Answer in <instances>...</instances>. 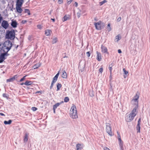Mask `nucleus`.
<instances>
[{
    "instance_id": "obj_17",
    "label": "nucleus",
    "mask_w": 150,
    "mask_h": 150,
    "mask_svg": "<svg viewBox=\"0 0 150 150\" xmlns=\"http://www.w3.org/2000/svg\"><path fill=\"white\" fill-rule=\"evenodd\" d=\"M137 108H138V107H136V106H135L131 113L132 114H133V115L136 116L137 113Z\"/></svg>"
},
{
    "instance_id": "obj_45",
    "label": "nucleus",
    "mask_w": 150,
    "mask_h": 150,
    "mask_svg": "<svg viewBox=\"0 0 150 150\" xmlns=\"http://www.w3.org/2000/svg\"><path fill=\"white\" fill-rule=\"evenodd\" d=\"M37 27L39 29H41L42 28V26L40 25H38L37 26Z\"/></svg>"
},
{
    "instance_id": "obj_4",
    "label": "nucleus",
    "mask_w": 150,
    "mask_h": 150,
    "mask_svg": "<svg viewBox=\"0 0 150 150\" xmlns=\"http://www.w3.org/2000/svg\"><path fill=\"white\" fill-rule=\"evenodd\" d=\"M139 97V95L136 94L131 101V103L135 105V106H136V107H138V99Z\"/></svg>"
},
{
    "instance_id": "obj_20",
    "label": "nucleus",
    "mask_w": 150,
    "mask_h": 150,
    "mask_svg": "<svg viewBox=\"0 0 150 150\" xmlns=\"http://www.w3.org/2000/svg\"><path fill=\"white\" fill-rule=\"evenodd\" d=\"M62 77L64 78H66L67 77V73L65 71H64L62 74Z\"/></svg>"
},
{
    "instance_id": "obj_64",
    "label": "nucleus",
    "mask_w": 150,
    "mask_h": 150,
    "mask_svg": "<svg viewBox=\"0 0 150 150\" xmlns=\"http://www.w3.org/2000/svg\"><path fill=\"white\" fill-rule=\"evenodd\" d=\"M3 62L0 59V63H2Z\"/></svg>"
},
{
    "instance_id": "obj_31",
    "label": "nucleus",
    "mask_w": 150,
    "mask_h": 150,
    "mask_svg": "<svg viewBox=\"0 0 150 150\" xmlns=\"http://www.w3.org/2000/svg\"><path fill=\"white\" fill-rule=\"evenodd\" d=\"M123 142L120 143H119V146L120 148V150H123Z\"/></svg>"
},
{
    "instance_id": "obj_43",
    "label": "nucleus",
    "mask_w": 150,
    "mask_h": 150,
    "mask_svg": "<svg viewBox=\"0 0 150 150\" xmlns=\"http://www.w3.org/2000/svg\"><path fill=\"white\" fill-rule=\"evenodd\" d=\"M63 2V0H58V3L59 4H61Z\"/></svg>"
},
{
    "instance_id": "obj_60",
    "label": "nucleus",
    "mask_w": 150,
    "mask_h": 150,
    "mask_svg": "<svg viewBox=\"0 0 150 150\" xmlns=\"http://www.w3.org/2000/svg\"><path fill=\"white\" fill-rule=\"evenodd\" d=\"M51 20H52L53 22L55 21V19L54 18H51Z\"/></svg>"
},
{
    "instance_id": "obj_56",
    "label": "nucleus",
    "mask_w": 150,
    "mask_h": 150,
    "mask_svg": "<svg viewBox=\"0 0 150 150\" xmlns=\"http://www.w3.org/2000/svg\"><path fill=\"white\" fill-rule=\"evenodd\" d=\"M0 115L1 116H5V115L3 113H1V112L0 113Z\"/></svg>"
},
{
    "instance_id": "obj_48",
    "label": "nucleus",
    "mask_w": 150,
    "mask_h": 150,
    "mask_svg": "<svg viewBox=\"0 0 150 150\" xmlns=\"http://www.w3.org/2000/svg\"><path fill=\"white\" fill-rule=\"evenodd\" d=\"M118 139L119 143H120L123 142L121 140V138H118Z\"/></svg>"
},
{
    "instance_id": "obj_14",
    "label": "nucleus",
    "mask_w": 150,
    "mask_h": 150,
    "mask_svg": "<svg viewBox=\"0 0 150 150\" xmlns=\"http://www.w3.org/2000/svg\"><path fill=\"white\" fill-rule=\"evenodd\" d=\"M22 6H16V9L17 11L19 13H21L22 12L23 10L21 8Z\"/></svg>"
},
{
    "instance_id": "obj_1",
    "label": "nucleus",
    "mask_w": 150,
    "mask_h": 150,
    "mask_svg": "<svg viewBox=\"0 0 150 150\" xmlns=\"http://www.w3.org/2000/svg\"><path fill=\"white\" fill-rule=\"evenodd\" d=\"M12 46V44L11 41L7 40L4 43L1 49L4 52H8Z\"/></svg>"
},
{
    "instance_id": "obj_21",
    "label": "nucleus",
    "mask_w": 150,
    "mask_h": 150,
    "mask_svg": "<svg viewBox=\"0 0 150 150\" xmlns=\"http://www.w3.org/2000/svg\"><path fill=\"white\" fill-rule=\"evenodd\" d=\"M33 83L32 81H30L27 80L25 82V85H30Z\"/></svg>"
},
{
    "instance_id": "obj_28",
    "label": "nucleus",
    "mask_w": 150,
    "mask_h": 150,
    "mask_svg": "<svg viewBox=\"0 0 150 150\" xmlns=\"http://www.w3.org/2000/svg\"><path fill=\"white\" fill-rule=\"evenodd\" d=\"M25 13H27L28 14V15H30V11L29 9H25L24 10V11Z\"/></svg>"
},
{
    "instance_id": "obj_11",
    "label": "nucleus",
    "mask_w": 150,
    "mask_h": 150,
    "mask_svg": "<svg viewBox=\"0 0 150 150\" xmlns=\"http://www.w3.org/2000/svg\"><path fill=\"white\" fill-rule=\"evenodd\" d=\"M17 25L18 23L16 20H14L13 19L12 20L11 25L13 28H16L17 27Z\"/></svg>"
},
{
    "instance_id": "obj_50",
    "label": "nucleus",
    "mask_w": 150,
    "mask_h": 150,
    "mask_svg": "<svg viewBox=\"0 0 150 150\" xmlns=\"http://www.w3.org/2000/svg\"><path fill=\"white\" fill-rule=\"evenodd\" d=\"M27 22V21L25 20H23L22 21V23L23 24H24Z\"/></svg>"
},
{
    "instance_id": "obj_54",
    "label": "nucleus",
    "mask_w": 150,
    "mask_h": 150,
    "mask_svg": "<svg viewBox=\"0 0 150 150\" xmlns=\"http://www.w3.org/2000/svg\"><path fill=\"white\" fill-rule=\"evenodd\" d=\"M74 5L76 7H77L78 6V3L76 2H75L74 3Z\"/></svg>"
},
{
    "instance_id": "obj_26",
    "label": "nucleus",
    "mask_w": 150,
    "mask_h": 150,
    "mask_svg": "<svg viewBox=\"0 0 150 150\" xmlns=\"http://www.w3.org/2000/svg\"><path fill=\"white\" fill-rule=\"evenodd\" d=\"M12 120H9L8 121H5L4 122V123L5 125H9L11 123Z\"/></svg>"
},
{
    "instance_id": "obj_57",
    "label": "nucleus",
    "mask_w": 150,
    "mask_h": 150,
    "mask_svg": "<svg viewBox=\"0 0 150 150\" xmlns=\"http://www.w3.org/2000/svg\"><path fill=\"white\" fill-rule=\"evenodd\" d=\"M117 133H118V138H121V137H120V135L118 134V132H117Z\"/></svg>"
},
{
    "instance_id": "obj_46",
    "label": "nucleus",
    "mask_w": 150,
    "mask_h": 150,
    "mask_svg": "<svg viewBox=\"0 0 150 150\" xmlns=\"http://www.w3.org/2000/svg\"><path fill=\"white\" fill-rule=\"evenodd\" d=\"M121 20V18L120 17H119L117 19V22H119Z\"/></svg>"
},
{
    "instance_id": "obj_59",
    "label": "nucleus",
    "mask_w": 150,
    "mask_h": 150,
    "mask_svg": "<svg viewBox=\"0 0 150 150\" xmlns=\"http://www.w3.org/2000/svg\"><path fill=\"white\" fill-rule=\"evenodd\" d=\"M107 27H110V24L109 23L107 25Z\"/></svg>"
},
{
    "instance_id": "obj_42",
    "label": "nucleus",
    "mask_w": 150,
    "mask_h": 150,
    "mask_svg": "<svg viewBox=\"0 0 150 150\" xmlns=\"http://www.w3.org/2000/svg\"><path fill=\"white\" fill-rule=\"evenodd\" d=\"M103 69L102 68H100L99 70V72L101 73L103 71Z\"/></svg>"
},
{
    "instance_id": "obj_33",
    "label": "nucleus",
    "mask_w": 150,
    "mask_h": 150,
    "mask_svg": "<svg viewBox=\"0 0 150 150\" xmlns=\"http://www.w3.org/2000/svg\"><path fill=\"white\" fill-rule=\"evenodd\" d=\"M57 41V38L56 37L53 38V40L52 42L53 44L56 43Z\"/></svg>"
},
{
    "instance_id": "obj_58",
    "label": "nucleus",
    "mask_w": 150,
    "mask_h": 150,
    "mask_svg": "<svg viewBox=\"0 0 150 150\" xmlns=\"http://www.w3.org/2000/svg\"><path fill=\"white\" fill-rule=\"evenodd\" d=\"M113 64L112 63L111 64H109V66H111V67H112V66H113Z\"/></svg>"
},
{
    "instance_id": "obj_16",
    "label": "nucleus",
    "mask_w": 150,
    "mask_h": 150,
    "mask_svg": "<svg viewBox=\"0 0 150 150\" xmlns=\"http://www.w3.org/2000/svg\"><path fill=\"white\" fill-rule=\"evenodd\" d=\"M17 77V76L16 75H15L13 77L10 79H7L6 80L7 82H13V81Z\"/></svg>"
},
{
    "instance_id": "obj_25",
    "label": "nucleus",
    "mask_w": 150,
    "mask_h": 150,
    "mask_svg": "<svg viewBox=\"0 0 150 150\" xmlns=\"http://www.w3.org/2000/svg\"><path fill=\"white\" fill-rule=\"evenodd\" d=\"M69 17L68 16H65L62 19V21L63 22H64L67 20L69 19Z\"/></svg>"
},
{
    "instance_id": "obj_39",
    "label": "nucleus",
    "mask_w": 150,
    "mask_h": 150,
    "mask_svg": "<svg viewBox=\"0 0 150 150\" xmlns=\"http://www.w3.org/2000/svg\"><path fill=\"white\" fill-rule=\"evenodd\" d=\"M18 45H12V47H14L16 49H17V48L18 47Z\"/></svg>"
},
{
    "instance_id": "obj_3",
    "label": "nucleus",
    "mask_w": 150,
    "mask_h": 150,
    "mask_svg": "<svg viewBox=\"0 0 150 150\" xmlns=\"http://www.w3.org/2000/svg\"><path fill=\"white\" fill-rule=\"evenodd\" d=\"M15 32L14 30H8L6 31V38L13 40L15 37Z\"/></svg>"
},
{
    "instance_id": "obj_47",
    "label": "nucleus",
    "mask_w": 150,
    "mask_h": 150,
    "mask_svg": "<svg viewBox=\"0 0 150 150\" xmlns=\"http://www.w3.org/2000/svg\"><path fill=\"white\" fill-rule=\"evenodd\" d=\"M107 29L108 32H110L111 30V28L110 27H107Z\"/></svg>"
},
{
    "instance_id": "obj_24",
    "label": "nucleus",
    "mask_w": 150,
    "mask_h": 150,
    "mask_svg": "<svg viewBox=\"0 0 150 150\" xmlns=\"http://www.w3.org/2000/svg\"><path fill=\"white\" fill-rule=\"evenodd\" d=\"M62 87V85L60 83H58L57 85V91H58Z\"/></svg>"
},
{
    "instance_id": "obj_52",
    "label": "nucleus",
    "mask_w": 150,
    "mask_h": 150,
    "mask_svg": "<svg viewBox=\"0 0 150 150\" xmlns=\"http://www.w3.org/2000/svg\"><path fill=\"white\" fill-rule=\"evenodd\" d=\"M2 17L1 16V15L0 14V23H1L2 20Z\"/></svg>"
},
{
    "instance_id": "obj_10",
    "label": "nucleus",
    "mask_w": 150,
    "mask_h": 150,
    "mask_svg": "<svg viewBox=\"0 0 150 150\" xmlns=\"http://www.w3.org/2000/svg\"><path fill=\"white\" fill-rule=\"evenodd\" d=\"M1 26L4 29H6L9 26V24L7 21L4 20L1 23Z\"/></svg>"
},
{
    "instance_id": "obj_32",
    "label": "nucleus",
    "mask_w": 150,
    "mask_h": 150,
    "mask_svg": "<svg viewBox=\"0 0 150 150\" xmlns=\"http://www.w3.org/2000/svg\"><path fill=\"white\" fill-rule=\"evenodd\" d=\"M107 2L106 0H104L103 1L99 2V4L100 6H101L104 3H106Z\"/></svg>"
},
{
    "instance_id": "obj_13",
    "label": "nucleus",
    "mask_w": 150,
    "mask_h": 150,
    "mask_svg": "<svg viewBox=\"0 0 150 150\" xmlns=\"http://www.w3.org/2000/svg\"><path fill=\"white\" fill-rule=\"evenodd\" d=\"M24 0H16V6H22Z\"/></svg>"
},
{
    "instance_id": "obj_22",
    "label": "nucleus",
    "mask_w": 150,
    "mask_h": 150,
    "mask_svg": "<svg viewBox=\"0 0 150 150\" xmlns=\"http://www.w3.org/2000/svg\"><path fill=\"white\" fill-rule=\"evenodd\" d=\"M123 71L124 72V75H123L124 77L125 78H126L127 77V74L128 73V71H127L125 68H124L123 69Z\"/></svg>"
},
{
    "instance_id": "obj_12",
    "label": "nucleus",
    "mask_w": 150,
    "mask_h": 150,
    "mask_svg": "<svg viewBox=\"0 0 150 150\" xmlns=\"http://www.w3.org/2000/svg\"><path fill=\"white\" fill-rule=\"evenodd\" d=\"M101 51L103 53H108V50L106 47L103 45L101 46Z\"/></svg>"
},
{
    "instance_id": "obj_18",
    "label": "nucleus",
    "mask_w": 150,
    "mask_h": 150,
    "mask_svg": "<svg viewBox=\"0 0 150 150\" xmlns=\"http://www.w3.org/2000/svg\"><path fill=\"white\" fill-rule=\"evenodd\" d=\"M76 150H81L83 148V147L81 146V144H78L76 145Z\"/></svg>"
},
{
    "instance_id": "obj_62",
    "label": "nucleus",
    "mask_w": 150,
    "mask_h": 150,
    "mask_svg": "<svg viewBox=\"0 0 150 150\" xmlns=\"http://www.w3.org/2000/svg\"><path fill=\"white\" fill-rule=\"evenodd\" d=\"M25 83H21L20 84L21 85H23L24 84L25 85Z\"/></svg>"
},
{
    "instance_id": "obj_27",
    "label": "nucleus",
    "mask_w": 150,
    "mask_h": 150,
    "mask_svg": "<svg viewBox=\"0 0 150 150\" xmlns=\"http://www.w3.org/2000/svg\"><path fill=\"white\" fill-rule=\"evenodd\" d=\"M61 104V103H57L54 105L53 106V108L56 109L59 106V105Z\"/></svg>"
},
{
    "instance_id": "obj_49",
    "label": "nucleus",
    "mask_w": 150,
    "mask_h": 150,
    "mask_svg": "<svg viewBox=\"0 0 150 150\" xmlns=\"http://www.w3.org/2000/svg\"><path fill=\"white\" fill-rule=\"evenodd\" d=\"M141 122V118H140L138 120V124H139V125H140Z\"/></svg>"
},
{
    "instance_id": "obj_38",
    "label": "nucleus",
    "mask_w": 150,
    "mask_h": 150,
    "mask_svg": "<svg viewBox=\"0 0 150 150\" xmlns=\"http://www.w3.org/2000/svg\"><path fill=\"white\" fill-rule=\"evenodd\" d=\"M31 109L33 111H35L36 110L38 109L36 107H32V108Z\"/></svg>"
},
{
    "instance_id": "obj_35",
    "label": "nucleus",
    "mask_w": 150,
    "mask_h": 150,
    "mask_svg": "<svg viewBox=\"0 0 150 150\" xmlns=\"http://www.w3.org/2000/svg\"><path fill=\"white\" fill-rule=\"evenodd\" d=\"M112 67H111L109 66V70H110V76H111V74H112Z\"/></svg>"
},
{
    "instance_id": "obj_6",
    "label": "nucleus",
    "mask_w": 150,
    "mask_h": 150,
    "mask_svg": "<svg viewBox=\"0 0 150 150\" xmlns=\"http://www.w3.org/2000/svg\"><path fill=\"white\" fill-rule=\"evenodd\" d=\"M94 25L96 29L98 30H101L105 26V24L102 23L100 21H98L97 23H95Z\"/></svg>"
},
{
    "instance_id": "obj_30",
    "label": "nucleus",
    "mask_w": 150,
    "mask_h": 150,
    "mask_svg": "<svg viewBox=\"0 0 150 150\" xmlns=\"http://www.w3.org/2000/svg\"><path fill=\"white\" fill-rule=\"evenodd\" d=\"M121 37H120V35H118L115 37V40H116V41L118 42L121 39Z\"/></svg>"
},
{
    "instance_id": "obj_29",
    "label": "nucleus",
    "mask_w": 150,
    "mask_h": 150,
    "mask_svg": "<svg viewBox=\"0 0 150 150\" xmlns=\"http://www.w3.org/2000/svg\"><path fill=\"white\" fill-rule=\"evenodd\" d=\"M140 125H139V124H137L136 127V129L137 130V133L140 132Z\"/></svg>"
},
{
    "instance_id": "obj_7",
    "label": "nucleus",
    "mask_w": 150,
    "mask_h": 150,
    "mask_svg": "<svg viewBox=\"0 0 150 150\" xmlns=\"http://www.w3.org/2000/svg\"><path fill=\"white\" fill-rule=\"evenodd\" d=\"M4 52V53H1L0 55V59L3 62L6 58V57L9 55L8 53V52Z\"/></svg>"
},
{
    "instance_id": "obj_9",
    "label": "nucleus",
    "mask_w": 150,
    "mask_h": 150,
    "mask_svg": "<svg viewBox=\"0 0 150 150\" xmlns=\"http://www.w3.org/2000/svg\"><path fill=\"white\" fill-rule=\"evenodd\" d=\"M135 115L132 114L131 113H130L129 115V116L127 117L126 119V121L127 122H130L132 121L134 118Z\"/></svg>"
},
{
    "instance_id": "obj_55",
    "label": "nucleus",
    "mask_w": 150,
    "mask_h": 150,
    "mask_svg": "<svg viewBox=\"0 0 150 150\" xmlns=\"http://www.w3.org/2000/svg\"><path fill=\"white\" fill-rule=\"evenodd\" d=\"M118 52L119 53H121V52H122L121 50L120 49H119L118 50Z\"/></svg>"
},
{
    "instance_id": "obj_5",
    "label": "nucleus",
    "mask_w": 150,
    "mask_h": 150,
    "mask_svg": "<svg viewBox=\"0 0 150 150\" xmlns=\"http://www.w3.org/2000/svg\"><path fill=\"white\" fill-rule=\"evenodd\" d=\"M105 124L106 132L110 136H112L113 135H114V134L112 131L110 124V123H106Z\"/></svg>"
},
{
    "instance_id": "obj_37",
    "label": "nucleus",
    "mask_w": 150,
    "mask_h": 150,
    "mask_svg": "<svg viewBox=\"0 0 150 150\" xmlns=\"http://www.w3.org/2000/svg\"><path fill=\"white\" fill-rule=\"evenodd\" d=\"M26 76H24L22 78H21L19 82H21V81H24L25 79Z\"/></svg>"
},
{
    "instance_id": "obj_15",
    "label": "nucleus",
    "mask_w": 150,
    "mask_h": 150,
    "mask_svg": "<svg viewBox=\"0 0 150 150\" xmlns=\"http://www.w3.org/2000/svg\"><path fill=\"white\" fill-rule=\"evenodd\" d=\"M96 53L97 54V59L98 61H101V54L99 52H98V51L96 52Z\"/></svg>"
},
{
    "instance_id": "obj_41",
    "label": "nucleus",
    "mask_w": 150,
    "mask_h": 150,
    "mask_svg": "<svg viewBox=\"0 0 150 150\" xmlns=\"http://www.w3.org/2000/svg\"><path fill=\"white\" fill-rule=\"evenodd\" d=\"M72 1V0H67V2L68 4H70L71 2Z\"/></svg>"
},
{
    "instance_id": "obj_19",
    "label": "nucleus",
    "mask_w": 150,
    "mask_h": 150,
    "mask_svg": "<svg viewBox=\"0 0 150 150\" xmlns=\"http://www.w3.org/2000/svg\"><path fill=\"white\" fill-rule=\"evenodd\" d=\"M52 33V31L50 30L47 29L45 30V34L47 36H49L50 35V33Z\"/></svg>"
},
{
    "instance_id": "obj_2",
    "label": "nucleus",
    "mask_w": 150,
    "mask_h": 150,
    "mask_svg": "<svg viewBox=\"0 0 150 150\" xmlns=\"http://www.w3.org/2000/svg\"><path fill=\"white\" fill-rule=\"evenodd\" d=\"M70 115V117L73 119H76L78 118L76 107L74 105H73L71 108Z\"/></svg>"
},
{
    "instance_id": "obj_36",
    "label": "nucleus",
    "mask_w": 150,
    "mask_h": 150,
    "mask_svg": "<svg viewBox=\"0 0 150 150\" xmlns=\"http://www.w3.org/2000/svg\"><path fill=\"white\" fill-rule=\"evenodd\" d=\"M3 96L4 98H6L7 99H8V96L6 93H3Z\"/></svg>"
},
{
    "instance_id": "obj_23",
    "label": "nucleus",
    "mask_w": 150,
    "mask_h": 150,
    "mask_svg": "<svg viewBox=\"0 0 150 150\" xmlns=\"http://www.w3.org/2000/svg\"><path fill=\"white\" fill-rule=\"evenodd\" d=\"M28 135L29 134L28 133H26L25 134V136L24 139V142H27V141H28Z\"/></svg>"
},
{
    "instance_id": "obj_44",
    "label": "nucleus",
    "mask_w": 150,
    "mask_h": 150,
    "mask_svg": "<svg viewBox=\"0 0 150 150\" xmlns=\"http://www.w3.org/2000/svg\"><path fill=\"white\" fill-rule=\"evenodd\" d=\"M86 54L87 56L88 57H89L90 56V53L89 52H87L86 53Z\"/></svg>"
},
{
    "instance_id": "obj_63",
    "label": "nucleus",
    "mask_w": 150,
    "mask_h": 150,
    "mask_svg": "<svg viewBox=\"0 0 150 150\" xmlns=\"http://www.w3.org/2000/svg\"><path fill=\"white\" fill-rule=\"evenodd\" d=\"M40 92L39 91H37L36 92V93H40Z\"/></svg>"
},
{
    "instance_id": "obj_53",
    "label": "nucleus",
    "mask_w": 150,
    "mask_h": 150,
    "mask_svg": "<svg viewBox=\"0 0 150 150\" xmlns=\"http://www.w3.org/2000/svg\"><path fill=\"white\" fill-rule=\"evenodd\" d=\"M104 150H110L108 148L105 147L104 149Z\"/></svg>"
},
{
    "instance_id": "obj_61",
    "label": "nucleus",
    "mask_w": 150,
    "mask_h": 150,
    "mask_svg": "<svg viewBox=\"0 0 150 150\" xmlns=\"http://www.w3.org/2000/svg\"><path fill=\"white\" fill-rule=\"evenodd\" d=\"M55 109H55L53 108L54 112V113H55Z\"/></svg>"
},
{
    "instance_id": "obj_51",
    "label": "nucleus",
    "mask_w": 150,
    "mask_h": 150,
    "mask_svg": "<svg viewBox=\"0 0 150 150\" xmlns=\"http://www.w3.org/2000/svg\"><path fill=\"white\" fill-rule=\"evenodd\" d=\"M80 16L81 14L80 13H77V16L79 18L80 17Z\"/></svg>"
},
{
    "instance_id": "obj_34",
    "label": "nucleus",
    "mask_w": 150,
    "mask_h": 150,
    "mask_svg": "<svg viewBox=\"0 0 150 150\" xmlns=\"http://www.w3.org/2000/svg\"><path fill=\"white\" fill-rule=\"evenodd\" d=\"M69 100V98L68 97H66L64 98V101L65 102H67Z\"/></svg>"
},
{
    "instance_id": "obj_8",
    "label": "nucleus",
    "mask_w": 150,
    "mask_h": 150,
    "mask_svg": "<svg viewBox=\"0 0 150 150\" xmlns=\"http://www.w3.org/2000/svg\"><path fill=\"white\" fill-rule=\"evenodd\" d=\"M59 75V71L56 75L53 78V80L52 81L51 85L50 87V89H52L53 86L54 84L56 82L57 80V78Z\"/></svg>"
},
{
    "instance_id": "obj_40",
    "label": "nucleus",
    "mask_w": 150,
    "mask_h": 150,
    "mask_svg": "<svg viewBox=\"0 0 150 150\" xmlns=\"http://www.w3.org/2000/svg\"><path fill=\"white\" fill-rule=\"evenodd\" d=\"M39 67V66H37V64H35L34 65L33 67L34 69H37L38 67Z\"/></svg>"
}]
</instances>
